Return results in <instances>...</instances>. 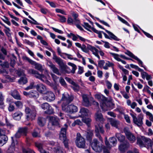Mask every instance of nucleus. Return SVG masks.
I'll list each match as a JSON object with an SVG mask.
<instances>
[{
  "mask_svg": "<svg viewBox=\"0 0 153 153\" xmlns=\"http://www.w3.org/2000/svg\"><path fill=\"white\" fill-rule=\"evenodd\" d=\"M118 18L119 20H120L123 23H124V24H125L128 26H130V25L125 20H124V19H123L120 16H118Z\"/></svg>",
  "mask_w": 153,
  "mask_h": 153,
  "instance_id": "obj_62",
  "label": "nucleus"
},
{
  "mask_svg": "<svg viewBox=\"0 0 153 153\" xmlns=\"http://www.w3.org/2000/svg\"><path fill=\"white\" fill-rule=\"evenodd\" d=\"M93 135V131L91 130H88L87 132L86 137L88 140H91Z\"/></svg>",
  "mask_w": 153,
  "mask_h": 153,
  "instance_id": "obj_38",
  "label": "nucleus"
},
{
  "mask_svg": "<svg viewBox=\"0 0 153 153\" xmlns=\"http://www.w3.org/2000/svg\"><path fill=\"white\" fill-rule=\"evenodd\" d=\"M109 141L112 143L114 146H115L117 143V141L115 137H111L109 139Z\"/></svg>",
  "mask_w": 153,
  "mask_h": 153,
  "instance_id": "obj_48",
  "label": "nucleus"
},
{
  "mask_svg": "<svg viewBox=\"0 0 153 153\" xmlns=\"http://www.w3.org/2000/svg\"><path fill=\"white\" fill-rule=\"evenodd\" d=\"M130 114L133 118L134 123L139 127L142 126L143 124V115L141 114L138 115L137 117L136 114Z\"/></svg>",
  "mask_w": 153,
  "mask_h": 153,
  "instance_id": "obj_6",
  "label": "nucleus"
},
{
  "mask_svg": "<svg viewBox=\"0 0 153 153\" xmlns=\"http://www.w3.org/2000/svg\"><path fill=\"white\" fill-rule=\"evenodd\" d=\"M49 119L52 126L60 127L59 120L57 117L51 116L49 117Z\"/></svg>",
  "mask_w": 153,
  "mask_h": 153,
  "instance_id": "obj_16",
  "label": "nucleus"
},
{
  "mask_svg": "<svg viewBox=\"0 0 153 153\" xmlns=\"http://www.w3.org/2000/svg\"><path fill=\"white\" fill-rule=\"evenodd\" d=\"M46 119L43 117H39L38 119V123L41 127L45 125L46 123Z\"/></svg>",
  "mask_w": 153,
  "mask_h": 153,
  "instance_id": "obj_29",
  "label": "nucleus"
},
{
  "mask_svg": "<svg viewBox=\"0 0 153 153\" xmlns=\"http://www.w3.org/2000/svg\"><path fill=\"white\" fill-rule=\"evenodd\" d=\"M76 146L79 148H85V139L82 137L79 133L77 134L76 140Z\"/></svg>",
  "mask_w": 153,
  "mask_h": 153,
  "instance_id": "obj_7",
  "label": "nucleus"
},
{
  "mask_svg": "<svg viewBox=\"0 0 153 153\" xmlns=\"http://www.w3.org/2000/svg\"><path fill=\"white\" fill-rule=\"evenodd\" d=\"M10 94L16 100H22L21 95L18 91L16 90L11 91Z\"/></svg>",
  "mask_w": 153,
  "mask_h": 153,
  "instance_id": "obj_21",
  "label": "nucleus"
},
{
  "mask_svg": "<svg viewBox=\"0 0 153 153\" xmlns=\"http://www.w3.org/2000/svg\"><path fill=\"white\" fill-rule=\"evenodd\" d=\"M59 82L61 84L64 86H66V83L64 80V79L62 77H60L59 80Z\"/></svg>",
  "mask_w": 153,
  "mask_h": 153,
  "instance_id": "obj_58",
  "label": "nucleus"
},
{
  "mask_svg": "<svg viewBox=\"0 0 153 153\" xmlns=\"http://www.w3.org/2000/svg\"><path fill=\"white\" fill-rule=\"evenodd\" d=\"M57 16L59 17V20L61 22L63 23L65 22L66 20V18L64 16L60 15L59 14L57 15Z\"/></svg>",
  "mask_w": 153,
  "mask_h": 153,
  "instance_id": "obj_56",
  "label": "nucleus"
},
{
  "mask_svg": "<svg viewBox=\"0 0 153 153\" xmlns=\"http://www.w3.org/2000/svg\"><path fill=\"white\" fill-rule=\"evenodd\" d=\"M39 130V128H36L34 129L33 132L32 133V136L33 137H41L40 134V132L38 131V130Z\"/></svg>",
  "mask_w": 153,
  "mask_h": 153,
  "instance_id": "obj_33",
  "label": "nucleus"
},
{
  "mask_svg": "<svg viewBox=\"0 0 153 153\" xmlns=\"http://www.w3.org/2000/svg\"><path fill=\"white\" fill-rule=\"evenodd\" d=\"M142 137L141 138L138 137L137 138V143L139 145L140 147H144V142L142 139Z\"/></svg>",
  "mask_w": 153,
  "mask_h": 153,
  "instance_id": "obj_43",
  "label": "nucleus"
},
{
  "mask_svg": "<svg viewBox=\"0 0 153 153\" xmlns=\"http://www.w3.org/2000/svg\"><path fill=\"white\" fill-rule=\"evenodd\" d=\"M28 71L29 74L33 75L34 77L40 79L43 82H45L47 85L50 86H53V83H51L47 80H45L46 77L44 75L40 74L37 71L32 69H29Z\"/></svg>",
  "mask_w": 153,
  "mask_h": 153,
  "instance_id": "obj_1",
  "label": "nucleus"
},
{
  "mask_svg": "<svg viewBox=\"0 0 153 153\" xmlns=\"http://www.w3.org/2000/svg\"><path fill=\"white\" fill-rule=\"evenodd\" d=\"M79 113L81 114V116L83 117L86 116L89 117L91 114V113L89 110L85 108H81Z\"/></svg>",
  "mask_w": 153,
  "mask_h": 153,
  "instance_id": "obj_19",
  "label": "nucleus"
},
{
  "mask_svg": "<svg viewBox=\"0 0 153 153\" xmlns=\"http://www.w3.org/2000/svg\"><path fill=\"white\" fill-rule=\"evenodd\" d=\"M129 143L128 142H125L121 144L119 146V149L122 152H124L129 146Z\"/></svg>",
  "mask_w": 153,
  "mask_h": 153,
  "instance_id": "obj_23",
  "label": "nucleus"
},
{
  "mask_svg": "<svg viewBox=\"0 0 153 153\" xmlns=\"http://www.w3.org/2000/svg\"><path fill=\"white\" fill-rule=\"evenodd\" d=\"M32 65H34L35 66V68L36 69L39 70L41 72H42L43 71V68L41 64L34 61L33 64Z\"/></svg>",
  "mask_w": 153,
  "mask_h": 153,
  "instance_id": "obj_32",
  "label": "nucleus"
},
{
  "mask_svg": "<svg viewBox=\"0 0 153 153\" xmlns=\"http://www.w3.org/2000/svg\"><path fill=\"white\" fill-rule=\"evenodd\" d=\"M11 139L12 141V142L11 145L10 146V147L9 148V149L10 150V149H12V151H14L15 150L14 147L15 146V144L14 142V141L13 139V137H11Z\"/></svg>",
  "mask_w": 153,
  "mask_h": 153,
  "instance_id": "obj_51",
  "label": "nucleus"
},
{
  "mask_svg": "<svg viewBox=\"0 0 153 153\" xmlns=\"http://www.w3.org/2000/svg\"><path fill=\"white\" fill-rule=\"evenodd\" d=\"M45 94H46L47 95L43 97V99L44 100L48 102H51L55 99V95L52 91H48Z\"/></svg>",
  "mask_w": 153,
  "mask_h": 153,
  "instance_id": "obj_12",
  "label": "nucleus"
},
{
  "mask_svg": "<svg viewBox=\"0 0 153 153\" xmlns=\"http://www.w3.org/2000/svg\"><path fill=\"white\" fill-rule=\"evenodd\" d=\"M68 64L72 67V69L71 70L67 65L63 64V66L61 67L63 71L67 74H69L70 73H72L73 74H74L75 71L77 68L76 66L74 64L70 62L68 63Z\"/></svg>",
  "mask_w": 153,
  "mask_h": 153,
  "instance_id": "obj_4",
  "label": "nucleus"
},
{
  "mask_svg": "<svg viewBox=\"0 0 153 153\" xmlns=\"http://www.w3.org/2000/svg\"><path fill=\"white\" fill-rule=\"evenodd\" d=\"M54 151L56 153H63V149L60 146L55 148Z\"/></svg>",
  "mask_w": 153,
  "mask_h": 153,
  "instance_id": "obj_49",
  "label": "nucleus"
},
{
  "mask_svg": "<svg viewBox=\"0 0 153 153\" xmlns=\"http://www.w3.org/2000/svg\"><path fill=\"white\" fill-rule=\"evenodd\" d=\"M103 141L102 143L99 142L97 140L94 139L93 140L91 144V146L92 149L97 152H100L102 150L105 148V146L102 144Z\"/></svg>",
  "mask_w": 153,
  "mask_h": 153,
  "instance_id": "obj_2",
  "label": "nucleus"
},
{
  "mask_svg": "<svg viewBox=\"0 0 153 153\" xmlns=\"http://www.w3.org/2000/svg\"><path fill=\"white\" fill-rule=\"evenodd\" d=\"M0 65L4 68H8L9 67V63L7 61L4 62L3 63L1 64Z\"/></svg>",
  "mask_w": 153,
  "mask_h": 153,
  "instance_id": "obj_57",
  "label": "nucleus"
},
{
  "mask_svg": "<svg viewBox=\"0 0 153 153\" xmlns=\"http://www.w3.org/2000/svg\"><path fill=\"white\" fill-rule=\"evenodd\" d=\"M23 59L24 60H25L28 61L31 64H33L34 62V61L30 59L29 58L25 56H23Z\"/></svg>",
  "mask_w": 153,
  "mask_h": 153,
  "instance_id": "obj_53",
  "label": "nucleus"
},
{
  "mask_svg": "<svg viewBox=\"0 0 153 153\" xmlns=\"http://www.w3.org/2000/svg\"><path fill=\"white\" fill-rule=\"evenodd\" d=\"M47 65L51 68L53 73L58 75H61V74L59 73V69L51 61H48L47 62Z\"/></svg>",
  "mask_w": 153,
  "mask_h": 153,
  "instance_id": "obj_17",
  "label": "nucleus"
},
{
  "mask_svg": "<svg viewBox=\"0 0 153 153\" xmlns=\"http://www.w3.org/2000/svg\"><path fill=\"white\" fill-rule=\"evenodd\" d=\"M95 118L96 121L103 122L104 120L102 114L99 112H97L95 114Z\"/></svg>",
  "mask_w": 153,
  "mask_h": 153,
  "instance_id": "obj_27",
  "label": "nucleus"
},
{
  "mask_svg": "<svg viewBox=\"0 0 153 153\" xmlns=\"http://www.w3.org/2000/svg\"><path fill=\"white\" fill-rule=\"evenodd\" d=\"M34 84L35 83L34 82H31L30 83L29 85L25 88V90H28L33 89L34 87Z\"/></svg>",
  "mask_w": 153,
  "mask_h": 153,
  "instance_id": "obj_50",
  "label": "nucleus"
},
{
  "mask_svg": "<svg viewBox=\"0 0 153 153\" xmlns=\"http://www.w3.org/2000/svg\"><path fill=\"white\" fill-rule=\"evenodd\" d=\"M82 120L84 123L86 124L88 127L90 126V123L92 121L90 117L88 118L84 117L82 119Z\"/></svg>",
  "mask_w": 153,
  "mask_h": 153,
  "instance_id": "obj_37",
  "label": "nucleus"
},
{
  "mask_svg": "<svg viewBox=\"0 0 153 153\" xmlns=\"http://www.w3.org/2000/svg\"><path fill=\"white\" fill-rule=\"evenodd\" d=\"M31 111V114L30 115H27L26 116V119L27 120H33L34 119L36 116V107L33 105H30Z\"/></svg>",
  "mask_w": 153,
  "mask_h": 153,
  "instance_id": "obj_9",
  "label": "nucleus"
},
{
  "mask_svg": "<svg viewBox=\"0 0 153 153\" xmlns=\"http://www.w3.org/2000/svg\"><path fill=\"white\" fill-rule=\"evenodd\" d=\"M35 146L38 148V150L40 152L43 149V144L39 142L35 143Z\"/></svg>",
  "mask_w": 153,
  "mask_h": 153,
  "instance_id": "obj_44",
  "label": "nucleus"
},
{
  "mask_svg": "<svg viewBox=\"0 0 153 153\" xmlns=\"http://www.w3.org/2000/svg\"><path fill=\"white\" fill-rule=\"evenodd\" d=\"M87 48L88 49L91 51L95 55L98 53L99 51L94 47L88 45V46Z\"/></svg>",
  "mask_w": 153,
  "mask_h": 153,
  "instance_id": "obj_30",
  "label": "nucleus"
},
{
  "mask_svg": "<svg viewBox=\"0 0 153 153\" xmlns=\"http://www.w3.org/2000/svg\"><path fill=\"white\" fill-rule=\"evenodd\" d=\"M28 132V128L27 127H20L18 128V130L15 134L16 138H20L22 136H26Z\"/></svg>",
  "mask_w": 153,
  "mask_h": 153,
  "instance_id": "obj_5",
  "label": "nucleus"
},
{
  "mask_svg": "<svg viewBox=\"0 0 153 153\" xmlns=\"http://www.w3.org/2000/svg\"><path fill=\"white\" fill-rule=\"evenodd\" d=\"M62 110L65 112L72 114L78 111V108L72 104L66 106L64 105L62 106Z\"/></svg>",
  "mask_w": 153,
  "mask_h": 153,
  "instance_id": "obj_8",
  "label": "nucleus"
},
{
  "mask_svg": "<svg viewBox=\"0 0 153 153\" xmlns=\"http://www.w3.org/2000/svg\"><path fill=\"white\" fill-rule=\"evenodd\" d=\"M16 107L18 108H22L23 106V102L20 101H16L13 102Z\"/></svg>",
  "mask_w": 153,
  "mask_h": 153,
  "instance_id": "obj_40",
  "label": "nucleus"
},
{
  "mask_svg": "<svg viewBox=\"0 0 153 153\" xmlns=\"http://www.w3.org/2000/svg\"><path fill=\"white\" fill-rule=\"evenodd\" d=\"M86 29L89 30L88 29L91 28H92L91 25H90L88 23L85 22L84 23V25L83 26Z\"/></svg>",
  "mask_w": 153,
  "mask_h": 153,
  "instance_id": "obj_63",
  "label": "nucleus"
},
{
  "mask_svg": "<svg viewBox=\"0 0 153 153\" xmlns=\"http://www.w3.org/2000/svg\"><path fill=\"white\" fill-rule=\"evenodd\" d=\"M146 114L149 116V119L151 121L153 122V115L149 112H146Z\"/></svg>",
  "mask_w": 153,
  "mask_h": 153,
  "instance_id": "obj_59",
  "label": "nucleus"
},
{
  "mask_svg": "<svg viewBox=\"0 0 153 153\" xmlns=\"http://www.w3.org/2000/svg\"><path fill=\"white\" fill-rule=\"evenodd\" d=\"M8 140L7 137L5 135H0V146L5 144Z\"/></svg>",
  "mask_w": 153,
  "mask_h": 153,
  "instance_id": "obj_26",
  "label": "nucleus"
},
{
  "mask_svg": "<svg viewBox=\"0 0 153 153\" xmlns=\"http://www.w3.org/2000/svg\"><path fill=\"white\" fill-rule=\"evenodd\" d=\"M95 131L96 132V135L98 137L100 140L101 141L102 143V138L101 137L100 134L99 132V128L98 126H95Z\"/></svg>",
  "mask_w": 153,
  "mask_h": 153,
  "instance_id": "obj_46",
  "label": "nucleus"
},
{
  "mask_svg": "<svg viewBox=\"0 0 153 153\" xmlns=\"http://www.w3.org/2000/svg\"><path fill=\"white\" fill-rule=\"evenodd\" d=\"M74 99V97L73 95H69L68 93L63 94L61 100V102L62 103V108L64 105L65 106L67 105L73 100Z\"/></svg>",
  "mask_w": 153,
  "mask_h": 153,
  "instance_id": "obj_3",
  "label": "nucleus"
},
{
  "mask_svg": "<svg viewBox=\"0 0 153 153\" xmlns=\"http://www.w3.org/2000/svg\"><path fill=\"white\" fill-rule=\"evenodd\" d=\"M110 54L111 55L114 57V58L117 61H120V60H121V59L119 58L120 57L119 55L111 52H110Z\"/></svg>",
  "mask_w": 153,
  "mask_h": 153,
  "instance_id": "obj_47",
  "label": "nucleus"
},
{
  "mask_svg": "<svg viewBox=\"0 0 153 153\" xmlns=\"http://www.w3.org/2000/svg\"><path fill=\"white\" fill-rule=\"evenodd\" d=\"M47 65L51 68L53 73L58 75H61V74L59 73V69L51 61H48L47 62Z\"/></svg>",
  "mask_w": 153,
  "mask_h": 153,
  "instance_id": "obj_18",
  "label": "nucleus"
},
{
  "mask_svg": "<svg viewBox=\"0 0 153 153\" xmlns=\"http://www.w3.org/2000/svg\"><path fill=\"white\" fill-rule=\"evenodd\" d=\"M25 112L27 115H30L31 114V111L30 108L28 107H26L25 110Z\"/></svg>",
  "mask_w": 153,
  "mask_h": 153,
  "instance_id": "obj_64",
  "label": "nucleus"
},
{
  "mask_svg": "<svg viewBox=\"0 0 153 153\" xmlns=\"http://www.w3.org/2000/svg\"><path fill=\"white\" fill-rule=\"evenodd\" d=\"M65 127L61 128L60 134H66V130L67 128V126L66 124L65 125Z\"/></svg>",
  "mask_w": 153,
  "mask_h": 153,
  "instance_id": "obj_52",
  "label": "nucleus"
},
{
  "mask_svg": "<svg viewBox=\"0 0 153 153\" xmlns=\"http://www.w3.org/2000/svg\"><path fill=\"white\" fill-rule=\"evenodd\" d=\"M124 131L125 134L127 139L131 143L135 142L136 138L134 134L131 132L127 128L124 129Z\"/></svg>",
  "mask_w": 153,
  "mask_h": 153,
  "instance_id": "obj_10",
  "label": "nucleus"
},
{
  "mask_svg": "<svg viewBox=\"0 0 153 153\" xmlns=\"http://www.w3.org/2000/svg\"><path fill=\"white\" fill-rule=\"evenodd\" d=\"M4 97L3 94L2 92H0V108H3L4 106Z\"/></svg>",
  "mask_w": 153,
  "mask_h": 153,
  "instance_id": "obj_39",
  "label": "nucleus"
},
{
  "mask_svg": "<svg viewBox=\"0 0 153 153\" xmlns=\"http://www.w3.org/2000/svg\"><path fill=\"white\" fill-rule=\"evenodd\" d=\"M108 103L106 102L102 103L101 105L100 106L102 110L104 111H105L108 110L109 107L108 106Z\"/></svg>",
  "mask_w": 153,
  "mask_h": 153,
  "instance_id": "obj_36",
  "label": "nucleus"
},
{
  "mask_svg": "<svg viewBox=\"0 0 153 153\" xmlns=\"http://www.w3.org/2000/svg\"><path fill=\"white\" fill-rule=\"evenodd\" d=\"M27 79L25 77H21L18 80L19 83L21 85L25 84L27 83Z\"/></svg>",
  "mask_w": 153,
  "mask_h": 153,
  "instance_id": "obj_42",
  "label": "nucleus"
},
{
  "mask_svg": "<svg viewBox=\"0 0 153 153\" xmlns=\"http://www.w3.org/2000/svg\"><path fill=\"white\" fill-rule=\"evenodd\" d=\"M49 50L53 53V57L52 59L60 66H63L64 63L63 60L60 57H58L56 55L55 52L51 49Z\"/></svg>",
  "mask_w": 153,
  "mask_h": 153,
  "instance_id": "obj_13",
  "label": "nucleus"
},
{
  "mask_svg": "<svg viewBox=\"0 0 153 153\" xmlns=\"http://www.w3.org/2000/svg\"><path fill=\"white\" fill-rule=\"evenodd\" d=\"M41 107L44 110H46L44 112L45 113L48 114H51L53 113V109L49 104L45 102L42 104Z\"/></svg>",
  "mask_w": 153,
  "mask_h": 153,
  "instance_id": "obj_11",
  "label": "nucleus"
},
{
  "mask_svg": "<svg viewBox=\"0 0 153 153\" xmlns=\"http://www.w3.org/2000/svg\"><path fill=\"white\" fill-rule=\"evenodd\" d=\"M37 91L40 93L45 94L48 91L45 86L42 83L38 84L36 86Z\"/></svg>",
  "mask_w": 153,
  "mask_h": 153,
  "instance_id": "obj_15",
  "label": "nucleus"
},
{
  "mask_svg": "<svg viewBox=\"0 0 153 153\" xmlns=\"http://www.w3.org/2000/svg\"><path fill=\"white\" fill-rule=\"evenodd\" d=\"M142 139L144 142V147L148 149H149L150 147H152L153 142L151 139L143 136Z\"/></svg>",
  "mask_w": 153,
  "mask_h": 153,
  "instance_id": "obj_14",
  "label": "nucleus"
},
{
  "mask_svg": "<svg viewBox=\"0 0 153 153\" xmlns=\"http://www.w3.org/2000/svg\"><path fill=\"white\" fill-rule=\"evenodd\" d=\"M114 65L112 63H111L110 62H106L105 65L103 67V68L105 70H107L108 67H111L113 69H114Z\"/></svg>",
  "mask_w": 153,
  "mask_h": 153,
  "instance_id": "obj_41",
  "label": "nucleus"
},
{
  "mask_svg": "<svg viewBox=\"0 0 153 153\" xmlns=\"http://www.w3.org/2000/svg\"><path fill=\"white\" fill-rule=\"evenodd\" d=\"M105 31L109 34V39H113L115 41H119V39L114 35L112 33L107 30H105Z\"/></svg>",
  "mask_w": 153,
  "mask_h": 153,
  "instance_id": "obj_31",
  "label": "nucleus"
},
{
  "mask_svg": "<svg viewBox=\"0 0 153 153\" xmlns=\"http://www.w3.org/2000/svg\"><path fill=\"white\" fill-rule=\"evenodd\" d=\"M24 42L26 44L32 47H33L34 45V42H30L29 40L27 39H25Z\"/></svg>",
  "mask_w": 153,
  "mask_h": 153,
  "instance_id": "obj_54",
  "label": "nucleus"
},
{
  "mask_svg": "<svg viewBox=\"0 0 153 153\" xmlns=\"http://www.w3.org/2000/svg\"><path fill=\"white\" fill-rule=\"evenodd\" d=\"M15 109L14 105L12 104L11 103H10L8 110L9 111L11 112L14 110Z\"/></svg>",
  "mask_w": 153,
  "mask_h": 153,
  "instance_id": "obj_55",
  "label": "nucleus"
},
{
  "mask_svg": "<svg viewBox=\"0 0 153 153\" xmlns=\"http://www.w3.org/2000/svg\"><path fill=\"white\" fill-rule=\"evenodd\" d=\"M74 86L72 87L73 89L75 91H78L79 89V87L78 85L75 83L74 85H73Z\"/></svg>",
  "mask_w": 153,
  "mask_h": 153,
  "instance_id": "obj_60",
  "label": "nucleus"
},
{
  "mask_svg": "<svg viewBox=\"0 0 153 153\" xmlns=\"http://www.w3.org/2000/svg\"><path fill=\"white\" fill-rule=\"evenodd\" d=\"M110 122L112 126L115 127L117 128H118L120 124V121L115 119L111 118L110 119Z\"/></svg>",
  "mask_w": 153,
  "mask_h": 153,
  "instance_id": "obj_24",
  "label": "nucleus"
},
{
  "mask_svg": "<svg viewBox=\"0 0 153 153\" xmlns=\"http://www.w3.org/2000/svg\"><path fill=\"white\" fill-rule=\"evenodd\" d=\"M116 136L118 140L120 142H123L125 139V136L120 133H116Z\"/></svg>",
  "mask_w": 153,
  "mask_h": 153,
  "instance_id": "obj_35",
  "label": "nucleus"
},
{
  "mask_svg": "<svg viewBox=\"0 0 153 153\" xmlns=\"http://www.w3.org/2000/svg\"><path fill=\"white\" fill-rule=\"evenodd\" d=\"M22 115V113L20 111H17L13 114L12 116L14 119L16 120H19Z\"/></svg>",
  "mask_w": 153,
  "mask_h": 153,
  "instance_id": "obj_28",
  "label": "nucleus"
},
{
  "mask_svg": "<svg viewBox=\"0 0 153 153\" xmlns=\"http://www.w3.org/2000/svg\"><path fill=\"white\" fill-rule=\"evenodd\" d=\"M125 53L131 57V58H133V59H134L138 61V64L139 65L141 66V67H143L145 68V67L143 66V62L137 57L133 54L131 52L128 50H127L126 52Z\"/></svg>",
  "mask_w": 153,
  "mask_h": 153,
  "instance_id": "obj_20",
  "label": "nucleus"
},
{
  "mask_svg": "<svg viewBox=\"0 0 153 153\" xmlns=\"http://www.w3.org/2000/svg\"><path fill=\"white\" fill-rule=\"evenodd\" d=\"M39 96V93L36 91H30L29 97L36 98Z\"/></svg>",
  "mask_w": 153,
  "mask_h": 153,
  "instance_id": "obj_34",
  "label": "nucleus"
},
{
  "mask_svg": "<svg viewBox=\"0 0 153 153\" xmlns=\"http://www.w3.org/2000/svg\"><path fill=\"white\" fill-rule=\"evenodd\" d=\"M22 152L23 153H34V151L29 148H22Z\"/></svg>",
  "mask_w": 153,
  "mask_h": 153,
  "instance_id": "obj_45",
  "label": "nucleus"
},
{
  "mask_svg": "<svg viewBox=\"0 0 153 153\" xmlns=\"http://www.w3.org/2000/svg\"><path fill=\"white\" fill-rule=\"evenodd\" d=\"M83 99V105L86 107H88L91 105V104L88 97L87 95L83 94L82 95Z\"/></svg>",
  "mask_w": 153,
  "mask_h": 153,
  "instance_id": "obj_22",
  "label": "nucleus"
},
{
  "mask_svg": "<svg viewBox=\"0 0 153 153\" xmlns=\"http://www.w3.org/2000/svg\"><path fill=\"white\" fill-rule=\"evenodd\" d=\"M95 97L102 103L106 102L107 100V98L102 95L96 94L95 95Z\"/></svg>",
  "mask_w": 153,
  "mask_h": 153,
  "instance_id": "obj_25",
  "label": "nucleus"
},
{
  "mask_svg": "<svg viewBox=\"0 0 153 153\" xmlns=\"http://www.w3.org/2000/svg\"><path fill=\"white\" fill-rule=\"evenodd\" d=\"M17 74L19 76L22 75H25L24 71L21 69H18L17 71Z\"/></svg>",
  "mask_w": 153,
  "mask_h": 153,
  "instance_id": "obj_61",
  "label": "nucleus"
}]
</instances>
